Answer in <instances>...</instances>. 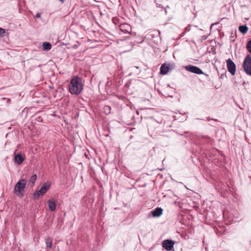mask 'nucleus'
I'll use <instances>...</instances> for the list:
<instances>
[{"label":"nucleus","instance_id":"obj_1","mask_svg":"<svg viewBox=\"0 0 251 251\" xmlns=\"http://www.w3.org/2000/svg\"><path fill=\"white\" fill-rule=\"evenodd\" d=\"M68 89L71 94L79 95L84 89V84L82 79L78 76H73L69 84Z\"/></svg>","mask_w":251,"mask_h":251},{"label":"nucleus","instance_id":"obj_2","mask_svg":"<svg viewBox=\"0 0 251 251\" xmlns=\"http://www.w3.org/2000/svg\"><path fill=\"white\" fill-rule=\"evenodd\" d=\"M25 179H21L19 180L16 184L14 187V193L17 196L23 197L24 196V191L26 184Z\"/></svg>","mask_w":251,"mask_h":251},{"label":"nucleus","instance_id":"obj_3","mask_svg":"<svg viewBox=\"0 0 251 251\" xmlns=\"http://www.w3.org/2000/svg\"><path fill=\"white\" fill-rule=\"evenodd\" d=\"M50 184L49 182L44 183L39 190H37L34 192L33 195V199L38 200L41 196L44 195L50 189Z\"/></svg>","mask_w":251,"mask_h":251},{"label":"nucleus","instance_id":"obj_4","mask_svg":"<svg viewBox=\"0 0 251 251\" xmlns=\"http://www.w3.org/2000/svg\"><path fill=\"white\" fill-rule=\"evenodd\" d=\"M243 67L245 73L247 75H251V56L250 54H248L245 57Z\"/></svg>","mask_w":251,"mask_h":251},{"label":"nucleus","instance_id":"obj_5","mask_svg":"<svg viewBox=\"0 0 251 251\" xmlns=\"http://www.w3.org/2000/svg\"><path fill=\"white\" fill-rule=\"evenodd\" d=\"M226 63L228 71L231 74V75H234L236 72V65L230 58L226 60Z\"/></svg>","mask_w":251,"mask_h":251},{"label":"nucleus","instance_id":"obj_6","mask_svg":"<svg viewBox=\"0 0 251 251\" xmlns=\"http://www.w3.org/2000/svg\"><path fill=\"white\" fill-rule=\"evenodd\" d=\"M184 68L186 71L196 74L201 75L203 74L202 71L197 66L189 65L186 66Z\"/></svg>","mask_w":251,"mask_h":251},{"label":"nucleus","instance_id":"obj_7","mask_svg":"<svg viewBox=\"0 0 251 251\" xmlns=\"http://www.w3.org/2000/svg\"><path fill=\"white\" fill-rule=\"evenodd\" d=\"M174 65L173 64H163L160 67V73L162 75H166L168 72L174 68Z\"/></svg>","mask_w":251,"mask_h":251},{"label":"nucleus","instance_id":"obj_8","mask_svg":"<svg viewBox=\"0 0 251 251\" xmlns=\"http://www.w3.org/2000/svg\"><path fill=\"white\" fill-rule=\"evenodd\" d=\"M174 244V241L167 239L163 241L162 247L166 250L170 251L173 248Z\"/></svg>","mask_w":251,"mask_h":251},{"label":"nucleus","instance_id":"obj_9","mask_svg":"<svg viewBox=\"0 0 251 251\" xmlns=\"http://www.w3.org/2000/svg\"><path fill=\"white\" fill-rule=\"evenodd\" d=\"M120 30L125 33H129L131 31V27L127 24H123L120 25Z\"/></svg>","mask_w":251,"mask_h":251},{"label":"nucleus","instance_id":"obj_10","mask_svg":"<svg viewBox=\"0 0 251 251\" xmlns=\"http://www.w3.org/2000/svg\"><path fill=\"white\" fill-rule=\"evenodd\" d=\"M163 212V209L161 207H157L154 210L151 211L150 213L153 217H159Z\"/></svg>","mask_w":251,"mask_h":251},{"label":"nucleus","instance_id":"obj_11","mask_svg":"<svg viewBox=\"0 0 251 251\" xmlns=\"http://www.w3.org/2000/svg\"><path fill=\"white\" fill-rule=\"evenodd\" d=\"M14 160L17 164L20 165L24 161V158L21 154L18 153L15 156Z\"/></svg>","mask_w":251,"mask_h":251},{"label":"nucleus","instance_id":"obj_12","mask_svg":"<svg viewBox=\"0 0 251 251\" xmlns=\"http://www.w3.org/2000/svg\"><path fill=\"white\" fill-rule=\"evenodd\" d=\"M47 203L49 209L51 211H53L55 210L56 204L54 201H52L51 200H50L47 201Z\"/></svg>","mask_w":251,"mask_h":251},{"label":"nucleus","instance_id":"obj_13","mask_svg":"<svg viewBox=\"0 0 251 251\" xmlns=\"http://www.w3.org/2000/svg\"><path fill=\"white\" fill-rule=\"evenodd\" d=\"M43 50L44 51H48L51 48V45L49 42H44L42 45Z\"/></svg>","mask_w":251,"mask_h":251},{"label":"nucleus","instance_id":"obj_14","mask_svg":"<svg viewBox=\"0 0 251 251\" xmlns=\"http://www.w3.org/2000/svg\"><path fill=\"white\" fill-rule=\"evenodd\" d=\"M248 29V27L246 25H240L238 28L239 31L243 34L246 33Z\"/></svg>","mask_w":251,"mask_h":251},{"label":"nucleus","instance_id":"obj_15","mask_svg":"<svg viewBox=\"0 0 251 251\" xmlns=\"http://www.w3.org/2000/svg\"><path fill=\"white\" fill-rule=\"evenodd\" d=\"M37 179V175L34 174L31 177L29 180V183L31 184V186L33 187L34 184L35 182Z\"/></svg>","mask_w":251,"mask_h":251},{"label":"nucleus","instance_id":"obj_16","mask_svg":"<svg viewBox=\"0 0 251 251\" xmlns=\"http://www.w3.org/2000/svg\"><path fill=\"white\" fill-rule=\"evenodd\" d=\"M52 239L50 237H48L46 239V244L47 248L51 249L52 247Z\"/></svg>","mask_w":251,"mask_h":251},{"label":"nucleus","instance_id":"obj_17","mask_svg":"<svg viewBox=\"0 0 251 251\" xmlns=\"http://www.w3.org/2000/svg\"><path fill=\"white\" fill-rule=\"evenodd\" d=\"M103 112L106 115L110 114L111 112L110 106H109L108 105L104 106L103 107Z\"/></svg>","mask_w":251,"mask_h":251},{"label":"nucleus","instance_id":"obj_18","mask_svg":"<svg viewBox=\"0 0 251 251\" xmlns=\"http://www.w3.org/2000/svg\"><path fill=\"white\" fill-rule=\"evenodd\" d=\"M246 48L248 51L251 53V40L247 43Z\"/></svg>","mask_w":251,"mask_h":251},{"label":"nucleus","instance_id":"obj_19","mask_svg":"<svg viewBox=\"0 0 251 251\" xmlns=\"http://www.w3.org/2000/svg\"><path fill=\"white\" fill-rule=\"evenodd\" d=\"M190 29H191V28H190V26H188L186 27L184 29V31L181 34L180 36L181 37H182L185 34V33L187 31H189L190 30Z\"/></svg>","mask_w":251,"mask_h":251},{"label":"nucleus","instance_id":"obj_20","mask_svg":"<svg viewBox=\"0 0 251 251\" xmlns=\"http://www.w3.org/2000/svg\"><path fill=\"white\" fill-rule=\"evenodd\" d=\"M5 31L4 29L0 27V37H3L5 35Z\"/></svg>","mask_w":251,"mask_h":251},{"label":"nucleus","instance_id":"obj_21","mask_svg":"<svg viewBox=\"0 0 251 251\" xmlns=\"http://www.w3.org/2000/svg\"><path fill=\"white\" fill-rule=\"evenodd\" d=\"M35 17L36 18H40L41 17V14L40 13H37Z\"/></svg>","mask_w":251,"mask_h":251},{"label":"nucleus","instance_id":"obj_22","mask_svg":"<svg viewBox=\"0 0 251 251\" xmlns=\"http://www.w3.org/2000/svg\"><path fill=\"white\" fill-rule=\"evenodd\" d=\"M156 5L158 7L163 8L162 6L159 4H156Z\"/></svg>","mask_w":251,"mask_h":251},{"label":"nucleus","instance_id":"obj_23","mask_svg":"<svg viewBox=\"0 0 251 251\" xmlns=\"http://www.w3.org/2000/svg\"><path fill=\"white\" fill-rule=\"evenodd\" d=\"M61 2H63V0H59Z\"/></svg>","mask_w":251,"mask_h":251}]
</instances>
